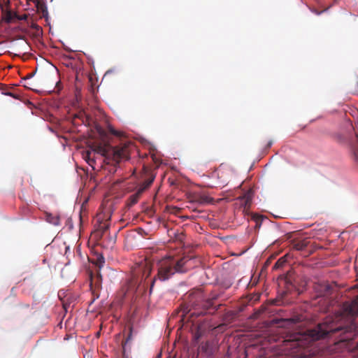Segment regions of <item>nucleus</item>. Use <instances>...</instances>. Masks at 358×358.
Masks as SVG:
<instances>
[{
	"mask_svg": "<svg viewBox=\"0 0 358 358\" xmlns=\"http://www.w3.org/2000/svg\"><path fill=\"white\" fill-rule=\"evenodd\" d=\"M356 348L358 350V342L357 343Z\"/></svg>",
	"mask_w": 358,
	"mask_h": 358,
	"instance_id": "nucleus-31",
	"label": "nucleus"
},
{
	"mask_svg": "<svg viewBox=\"0 0 358 358\" xmlns=\"http://www.w3.org/2000/svg\"><path fill=\"white\" fill-rule=\"evenodd\" d=\"M24 87H28V88H31L30 87H29V86H28L27 85H26V84L24 85Z\"/></svg>",
	"mask_w": 358,
	"mask_h": 358,
	"instance_id": "nucleus-30",
	"label": "nucleus"
},
{
	"mask_svg": "<svg viewBox=\"0 0 358 358\" xmlns=\"http://www.w3.org/2000/svg\"><path fill=\"white\" fill-rule=\"evenodd\" d=\"M308 243L309 241L307 238H304L303 240L294 241L292 243V247L296 250H303L307 247Z\"/></svg>",
	"mask_w": 358,
	"mask_h": 358,
	"instance_id": "nucleus-12",
	"label": "nucleus"
},
{
	"mask_svg": "<svg viewBox=\"0 0 358 358\" xmlns=\"http://www.w3.org/2000/svg\"><path fill=\"white\" fill-rule=\"evenodd\" d=\"M129 339H130V336H129L126 341V342H127L129 341Z\"/></svg>",
	"mask_w": 358,
	"mask_h": 358,
	"instance_id": "nucleus-32",
	"label": "nucleus"
},
{
	"mask_svg": "<svg viewBox=\"0 0 358 358\" xmlns=\"http://www.w3.org/2000/svg\"><path fill=\"white\" fill-rule=\"evenodd\" d=\"M285 261L282 259V258H280V259H278L275 264H274L273 268V269H278L279 268H281L283 266V265L285 264Z\"/></svg>",
	"mask_w": 358,
	"mask_h": 358,
	"instance_id": "nucleus-19",
	"label": "nucleus"
},
{
	"mask_svg": "<svg viewBox=\"0 0 358 358\" xmlns=\"http://www.w3.org/2000/svg\"><path fill=\"white\" fill-rule=\"evenodd\" d=\"M324 289H325L324 294H328L329 293V285H325Z\"/></svg>",
	"mask_w": 358,
	"mask_h": 358,
	"instance_id": "nucleus-27",
	"label": "nucleus"
},
{
	"mask_svg": "<svg viewBox=\"0 0 358 358\" xmlns=\"http://www.w3.org/2000/svg\"><path fill=\"white\" fill-rule=\"evenodd\" d=\"M358 334V296L343 304L340 311L326 317L322 323L305 334L285 341V349L294 358H314L319 352L315 342L327 337H335V345L347 346Z\"/></svg>",
	"mask_w": 358,
	"mask_h": 358,
	"instance_id": "nucleus-1",
	"label": "nucleus"
},
{
	"mask_svg": "<svg viewBox=\"0 0 358 358\" xmlns=\"http://www.w3.org/2000/svg\"><path fill=\"white\" fill-rule=\"evenodd\" d=\"M27 2L31 1L35 4L37 12L41 15V17L45 18L48 20V11L47 9L46 4L43 0H27Z\"/></svg>",
	"mask_w": 358,
	"mask_h": 358,
	"instance_id": "nucleus-8",
	"label": "nucleus"
},
{
	"mask_svg": "<svg viewBox=\"0 0 358 358\" xmlns=\"http://www.w3.org/2000/svg\"><path fill=\"white\" fill-rule=\"evenodd\" d=\"M92 153V152L91 151H87L86 152L85 155L84 156V158L87 161V162L89 164V165H90L91 166L93 167V164L95 163V161L91 158Z\"/></svg>",
	"mask_w": 358,
	"mask_h": 358,
	"instance_id": "nucleus-17",
	"label": "nucleus"
},
{
	"mask_svg": "<svg viewBox=\"0 0 358 358\" xmlns=\"http://www.w3.org/2000/svg\"><path fill=\"white\" fill-rule=\"evenodd\" d=\"M237 199L240 201V205L243 208L244 211L250 208L252 203V194L250 191L247 192L243 196L238 197Z\"/></svg>",
	"mask_w": 358,
	"mask_h": 358,
	"instance_id": "nucleus-9",
	"label": "nucleus"
},
{
	"mask_svg": "<svg viewBox=\"0 0 358 358\" xmlns=\"http://www.w3.org/2000/svg\"><path fill=\"white\" fill-rule=\"evenodd\" d=\"M356 143L352 145V151L356 160L358 161V133H356Z\"/></svg>",
	"mask_w": 358,
	"mask_h": 358,
	"instance_id": "nucleus-18",
	"label": "nucleus"
},
{
	"mask_svg": "<svg viewBox=\"0 0 358 358\" xmlns=\"http://www.w3.org/2000/svg\"><path fill=\"white\" fill-rule=\"evenodd\" d=\"M109 131H110V132L112 134H114V135H115V136H120L122 135L120 132L117 131L116 130H115V129H114L113 128H112V127H110Z\"/></svg>",
	"mask_w": 358,
	"mask_h": 358,
	"instance_id": "nucleus-21",
	"label": "nucleus"
},
{
	"mask_svg": "<svg viewBox=\"0 0 358 358\" xmlns=\"http://www.w3.org/2000/svg\"><path fill=\"white\" fill-rule=\"evenodd\" d=\"M94 278H95L96 280H102L101 275V273L99 271L97 272L96 275L94 276Z\"/></svg>",
	"mask_w": 358,
	"mask_h": 358,
	"instance_id": "nucleus-24",
	"label": "nucleus"
},
{
	"mask_svg": "<svg viewBox=\"0 0 358 358\" xmlns=\"http://www.w3.org/2000/svg\"><path fill=\"white\" fill-rule=\"evenodd\" d=\"M19 20H26L27 19V15L26 14L22 15H17L15 17Z\"/></svg>",
	"mask_w": 358,
	"mask_h": 358,
	"instance_id": "nucleus-22",
	"label": "nucleus"
},
{
	"mask_svg": "<svg viewBox=\"0 0 358 358\" xmlns=\"http://www.w3.org/2000/svg\"><path fill=\"white\" fill-rule=\"evenodd\" d=\"M197 304L194 305L193 309H189L188 307H182L180 312H182L181 317H183L186 314L190 313V316H196L199 317L201 315H203L206 313L207 310H210L213 306V299H208L202 302V308L201 310H198Z\"/></svg>",
	"mask_w": 358,
	"mask_h": 358,
	"instance_id": "nucleus-6",
	"label": "nucleus"
},
{
	"mask_svg": "<svg viewBox=\"0 0 358 358\" xmlns=\"http://www.w3.org/2000/svg\"><path fill=\"white\" fill-rule=\"evenodd\" d=\"M129 143L112 146L108 143H103L94 145L93 152L103 156L106 164L115 165L122 160H127L129 158Z\"/></svg>",
	"mask_w": 358,
	"mask_h": 358,
	"instance_id": "nucleus-3",
	"label": "nucleus"
},
{
	"mask_svg": "<svg viewBox=\"0 0 358 358\" xmlns=\"http://www.w3.org/2000/svg\"><path fill=\"white\" fill-rule=\"evenodd\" d=\"M17 16V14L13 13L10 10H8L6 13L5 15V21L7 22H11L14 17Z\"/></svg>",
	"mask_w": 358,
	"mask_h": 358,
	"instance_id": "nucleus-15",
	"label": "nucleus"
},
{
	"mask_svg": "<svg viewBox=\"0 0 358 358\" xmlns=\"http://www.w3.org/2000/svg\"><path fill=\"white\" fill-rule=\"evenodd\" d=\"M212 201H213L212 198H210L208 196H206V195H199L195 199V201H196L201 204L209 203Z\"/></svg>",
	"mask_w": 358,
	"mask_h": 358,
	"instance_id": "nucleus-13",
	"label": "nucleus"
},
{
	"mask_svg": "<svg viewBox=\"0 0 358 358\" xmlns=\"http://www.w3.org/2000/svg\"><path fill=\"white\" fill-rule=\"evenodd\" d=\"M34 75V73H31L27 75V76L24 78V80L31 78Z\"/></svg>",
	"mask_w": 358,
	"mask_h": 358,
	"instance_id": "nucleus-23",
	"label": "nucleus"
},
{
	"mask_svg": "<svg viewBox=\"0 0 358 358\" xmlns=\"http://www.w3.org/2000/svg\"><path fill=\"white\" fill-rule=\"evenodd\" d=\"M217 178V185L220 187H224L228 184L231 176V171L225 167L220 166L215 172Z\"/></svg>",
	"mask_w": 358,
	"mask_h": 358,
	"instance_id": "nucleus-7",
	"label": "nucleus"
},
{
	"mask_svg": "<svg viewBox=\"0 0 358 358\" xmlns=\"http://www.w3.org/2000/svg\"><path fill=\"white\" fill-rule=\"evenodd\" d=\"M328 8H327L324 9V10H322V11H318V10H317V9H315V8H310V10H311L313 13H314L315 14H316V15H320L321 13H322L323 12H324V11L327 10H328Z\"/></svg>",
	"mask_w": 358,
	"mask_h": 358,
	"instance_id": "nucleus-20",
	"label": "nucleus"
},
{
	"mask_svg": "<svg viewBox=\"0 0 358 358\" xmlns=\"http://www.w3.org/2000/svg\"><path fill=\"white\" fill-rule=\"evenodd\" d=\"M101 217L100 216L97 218V222H99V225L96 229L97 234H99L100 236H102L103 234L109 229L110 224L108 220L101 221Z\"/></svg>",
	"mask_w": 358,
	"mask_h": 358,
	"instance_id": "nucleus-10",
	"label": "nucleus"
},
{
	"mask_svg": "<svg viewBox=\"0 0 358 358\" xmlns=\"http://www.w3.org/2000/svg\"><path fill=\"white\" fill-rule=\"evenodd\" d=\"M122 358H130L129 356L126 353L124 347L123 346Z\"/></svg>",
	"mask_w": 358,
	"mask_h": 358,
	"instance_id": "nucleus-25",
	"label": "nucleus"
},
{
	"mask_svg": "<svg viewBox=\"0 0 358 358\" xmlns=\"http://www.w3.org/2000/svg\"><path fill=\"white\" fill-rule=\"evenodd\" d=\"M271 145H272V142H271V141H270V142L268 143V147H270Z\"/></svg>",
	"mask_w": 358,
	"mask_h": 358,
	"instance_id": "nucleus-28",
	"label": "nucleus"
},
{
	"mask_svg": "<svg viewBox=\"0 0 358 358\" xmlns=\"http://www.w3.org/2000/svg\"><path fill=\"white\" fill-rule=\"evenodd\" d=\"M143 171V181L140 184L136 192L129 196L128 199L129 206H132L138 202L143 192L151 185L155 178V173L147 167L144 166Z\"/></svg>",
	"mask_w": 358,
	"mask_h": 358,
	"instance_id": "nucleus-5",
	"label": "nucleus"
},
{
	"mask_svg": "<svg viewBox=\"0 0 358 358\" xmlns=\"http://www.w3.org/2000/svg\"><path fill=\"white\" fill-rule=\"evenodd\" d=\"M45 220L49 222L50 224H52L53 225H59L60 224V218L59 216L57 215H53L50 213H45Z\"/></svg>",
	"mask_w": 358,
	"mask_h": 358,
	"instance_id": "nucleus-11",
	"label": "nucleus"
},
{
	"mask_svg": "<svg viewBox=\"0 0 358 358\" xmlns=\"http://www.w3.org/2000/svg\"><path fill=\"white\" fill-rule=\"evenodd\" d=\"M31 27L34 28V29H36L37 30H41V28L38 24H33L31 25Z\"/></svg>",
	"mask_w": 358,
	"mask_h": 358,
	"instance_id": "nucleus-26",
	"label": "nucleus"
},
{
	"mask_svg": "<svg viewBox=\"0 0 358 358\" xmlns=\"http://www.w3.org/2000/svg\"><path fill=\"white\" fill-rule=\"evenodd\" d=\"M90 286L91 288L94 285L95 288H99L101 286V280H96L95 278H94L92 273H90Z\"/></svg>",
	"mask_w": 358,
	"mask_h": 358,
	"instance_id": "nucleus-14",
	"label": "nucleus"
},
{
	"mask_svg": "<svg viewBox=\"0 0 358 358\" xmlns=\"http://www.w3.org/2000/svg\"><path fill=\"white\" fill-rule=\"evenodd\" d=\"M151 273L150 267L146 264L139 266L136 268L132 274L131 278L122 287V292L124 297L133 295L141 286L144 288L146 283V279Z\"/></svg>",
	"mask_w": 358,
	"mask_h": 358,
	"instance_id": "nucleus-4",
	"label": "nucleus"
},
{
	"mask_svg": "<svg viewBox=\"0 0 358 358\" xmlns=\"http://www.w3.org/2000/svg\"><path fill=\"white\" fill-rule=\"evenodd\" d=\"M217 310V308H213V312L216 311Z\"/></svg>",
	"mask_w": 358,
	"mask_h": 358,
	"instance_id": "nucleus-29",
	"label": "nucleus"
},
{
	"mask_svg": "<svg viewBox=\"0 0 358 358\" xmlns=\"http://www.w3.org/2000/svg\"><path fill=\"white\" fill-rule=\"evenodd\" d=\"M104 263V258L101 255L97 257L94 262V264H96L99 269H101L103 266Z\"/></svg>",
	"mask_w": 358,
	"mask_h": 358,
	"instance_id": "nucleus-16",
	"label": "nucleus"
},
{
	"mask_svg": "<svg viewBox=\"0 0 358 358\" xmlns=\"http://www.w3.org/2000/svg\"><path fill=\"white\" fill-rule=\"evenodd\" d=\"M190 259L187 257L176 259L173 257H167L161 259L158 264V271L150 281V293L152 292L157 279L161 281L169 280L176 273H185L188 271Z\"/></svg>",
	"mask_w": 358,
	"mask_h": 358,
	"instance_id": "nucleus-2",
	"label": "nucleus"
}]
</instances>
